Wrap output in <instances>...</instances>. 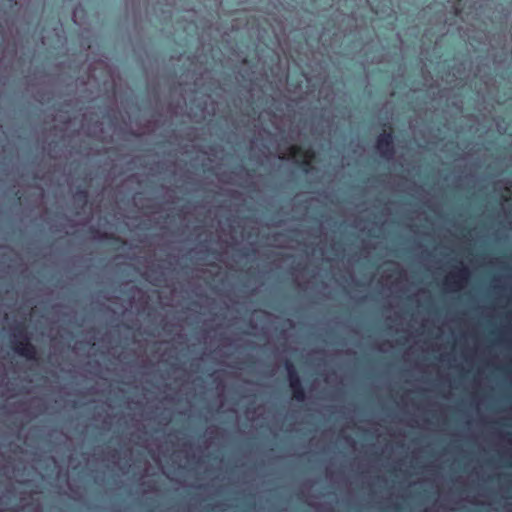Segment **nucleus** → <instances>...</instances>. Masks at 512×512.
<instances>
[{
	"mask_svg": "<svg viewBox=\"0 0 512 512\" xmlns=\"http://www.w3.org/2000/svg\"><path fill=\"white\" fill-rule=\"evenodd\" d=\"M289 154L292 158H301L297 163L304 172L308 173L312 170L311 161L315 158V152L312 148L304 149L301 146L292 145L289 148Z\"/></svg>",
	"mask_w": 512,
	"mask_h": 512,
	"instance_id": "nucleus-3",
	"label": "nucleus"
},
{
	"mask_svg": "<svg viewBox=\"0 0 512 512\" xmlns=\"http://www.w3.org/2000/svg\"><path fill=\"white\" fill-rule=\"evenodd\" d=\"M389 130H384L376 138V149L380 155L389 160L395 154L393 128L389 123L384 124Z\"/></svg>",
	"mask_w": 512,
	"mask_h": 512,
	"instance_id": "nucleus-2",
	"label": "nucleus"
},
{
	"mask_svg": "<svg viewBox=\"0 0 512 512\" xmlns=\"http://www.w3.org/2000/svg\"><path fill=\"white\" fill-rule=\"evenodd\" d=\"M285 369L287 371L289 384L293 383L294 381L301 380L299 377V374L296 370V367L292 361H290V360L285 361Z\"/></svg>",
	"mask_w": 512,
	"mask_h": 512,
	"instance_id": "nucleus-6",
	"label": "nucleus"
},
{
	"mask_svg": "<svg viewBox=\"0 0 512 512\" xmlns=\"http://www.w3.org/2000/svg\"><path fill=\"white\" fill-rule=\"evenodd\" d=\"M104 237H105V238H107V239L114 240V241H116V242H121V243H123V241L121 240V238H120V237H117V236H115V235H113V234H104Z\"/></svg>",
	"mask_w": 512,
	"mask_h": 512,
	"instance_id": "nucleus-8",
	"label": "nucleus"
},
{
	"mask_svg": "<svg viewBox=\"0 0 512 512\" xmlns=\"http://www.w3.org/2000/svg\"><path fill=\"white\" fill-rule=\"evenodd\" d=\"M289 387L291 389L293 400L297 402H303L306 399V393L301 380L294 381L293 383L289 384Z\"/></svg>",
	"mask_w": 512,
	"mask_h": 512,
	"instance_id": "nucleus-5",
	"label": "nucleus"
},
{
	"mask_svg": "<svg viewBox=\"0 0 512 512\" xmlns=\"http://www.w3.org/2000/svg\"><path fill=\"white\" fill-rule=\"evenodd\" d=\"M14 341L12 342V349L19 356L25 357L28 360H35L37 349L30 341L24 325H18L15 328Z\"/></svg>",
	"mask_w": 512,
	"mask_h": 512,
	"instance_id": "nucleus-1",
	"label": "nucleus"
},
{
	"mask_svg": "<svg viewBox=\"0 0 512 512\" xmlns=\"http://www.w3.org/2000/svg\"><path fill=\"white\" fill-rule=\"evenodd\" d=\"M468 276L469 270L467 267L463 265L455 267V270L446 278L445 284L453 288H460L467 281Z\"/></svg>",
	"mask_w": 512,
	"mask_h": 512,
	"instance_id": "nucleus-4",
	"label": "nucleus"
},
{
	"mask_svg": "<svg viewBox=\"0 0 512 512\" xmlns=\"http://www.w3.org/2000/svg\"><path fill=\"white\" fill-rule=\"evenodd\" d=\"M75 200L81 202L82 205H86L88 201V191L85 188H78L75 192Z\"/></svg>",
	"mask_w": 512,
	"mask_h": 512,
	"instance_id": "nucleus-7",
	"label": "nucleus"
}]
</instances>
